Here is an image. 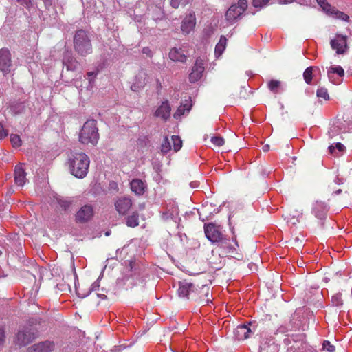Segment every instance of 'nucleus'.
Listing matches in <instances>:
<instances>
[{
	"label": "nucleus",
	"mask_w": 352,
	"mask_h": 352,
	"mask_svg": "<svg viewBox=\"0 0 352 352\" xmlns=\"http://www.w3.org/2000/svg\"><path fill=\"white\" fill-rule=\"evenodd\" d=\"M74 48L81 56H86L92 52L91 36L84 30H78L74 36Z\"/></svg>",
	"instance_id": "f03ea898"
},
{
	"label": "nucleus",
	"mask_w": 352,
	"mask_h": 352,
	"mask_svg": "<svg viewBox=\"0 0 352 352\" xmlns=\"http://www.w3.org/2000/svg\"><path fill=\"white\" fill-rule=\"evenodd\" d=\"M330 45L338 54H343L348 49L347 36L337 34L335 38L331 41Z\"/></svg>",
	"instance_id": "9d476101"
},
{
	"label": "nucleus",
	"mask_w": 352,
	"mask_h": 352,
	"mask_svg": "<svg viewBox=\"0 0 352 352\" xmlns=\"http://www.w3.org/2000/svg\"><path fill=\"white\" fill-rule=\"evenodd\" d=\"M327 13L329 14H335L338 19L343 21H349V16L347 14L340 11H336L333 8Z\"/></svg>",
	"instance_id": "cd10ccee"
},
{
	"label": "nucleus",
	"mask_w": 352,
	"mask_h": 352,
	"mask_svg": "<svg viewBox=\"0 0 352 352\" xmlns=\"http://www.w3.org/2000/svg\"><path fill=\"white\" fill-rule=\"evenodd\" d=\"M21 6H24L26 9L30 10L33 7L32 0H16Z\"/></svg>",
	"instance_id": "72a5a7b5"
},
{
	"label": "nucleus",
	"mask_w": 352,
	"mask_h": 352,
	"mask_svg": "<svg viewBox=\"0 0 352 352\" xmlns=\"http://www.w3.org/2000/svg\"><path fill=\"white\" fill-rule=\"evenodd\" d=\"M132 206V200L127 197L118 198L115 202V207L118 212L121 215H124Z\"/></svg>",
	"instance_id": "f8f14e48"
},
{
	"label": "nucleus",
	"mask_w": 352,
	"mask_h": 352,
	"mask_svg": "<svg viewBox=\"0 0 352 352\" xmlns=\"http://www.w3.org/2000/svg\"><path fill=\"white\" fill-rule=\"evenodd\" d=\"M10 142L13 147L18 148L21 146V140L19 135L11 134Z\"/></svg>",
	"instance_id": "c85d7f7f"
},
{
	"label": "nucleus",
	"mask_w": 352,
	"mask_h": 352,
	"mask_svg": "<svg viewBox=\"0 0 352 352\" xmlns=\"http://www.w3.org/2000/svg\"><path fill=\"white\" fill-rule=\"evenodd\" d=\"M99 140L97 122L95 120H88L83 124L79 133V141L83 144L96 146Z\"/></svg>",
	"instance_id": "7ed1b4c3"
},
{
	"label": "nucleus",
	"mask_w": 352,
	"mask_h": 352,
	"mask_svg": "<svg viewBox=\"0 0 352 352\" xmlns=\"http://www.w3.org/2000/svg\"><path fill=\"white\" fill-rule=\"evenodd\" d=\"M251 334L252 330L247 324L239 325L234 330V336L239 340L248 338Z\"/></svg>",
	"instance_id": "aec40b11"
},
{
	"label": "nucleus",
	"mask_w": 352,
	"mask_h": 352,
	"mask_svg": "<svg viewBox=\"0 0 352 352\" xmlns=\"http://www.w3.org/2000/svg\"><path fill=\"white\" fill-rule=\"evenodd\" d=\"M329 208L327 205L322 201H316L314 204L312 213L319 219H324L327 217Z\"/></svg>",
	"instance_id": "dca6fc26"
},
{
	"label": "nucleus",
	"mask_w": 352,
	"mask_h": 352,
	"mask_svg": "<svg viewBox=\"0 0 352 352\" xmlns=\"http://www.w3.org/2000/svg\"><path fill=\"white\" fill-rule=\"evenodd\" d=\"M172 144L175 152L179 151L182 146V141L179 136H171V142L168 137H165L161 146L162 152L164 154L168 153L171 150Z\"/></svg>",
	"instance_id": "6e6552de"
},
{
	"label": "nucleus",
	"mask_w": 352,
	"mask_h": 352,
	"mask_svg": "<svg viewBox=\"0 0 352 352\" xmlns=\"http://www.w3.org/2000/svg\"><path fill=\"white\" fill-rule=\"evenodd\" d=\"M336 182L338 184H340L341 183V181L339 178H337L336 180Z\"/></svg>",
	"instance_id": "603ef678"
},
{
	"label": "nucleus",
	"mask_w": 352,
	"mask_h": 352,
	"mask_svg": "<svg viewBox=\"0 0 352 352\" xmlns=\"http://www.w3.org/2000/svg\"><path fill=\"white\" fill-rule=\"evenodd\" d=\"M293 0H280V2L282 3H292Z\"/></svg>",
	"instance_id": "de8ad7c7"
},
{
	"label": "nucleus",
	"mask_w": 352,
	"mask_h": 352,
	"mask_svg": "<svg viewBox=\"0 0 352 352\" xmlns=\"http://www.w3.org/2000/svg\"><path fill=\"white\" fill-rule=\"evenodd\" d=\"M169 58L173 61L185 62L186 60V56L184 53V50L182 48H173L169 52Z\"/></svg>",
	"instance_id": "4be33fe9"
},
{
	"label": "nucleus",
	"mask_w": 352,
	"mask_h": 352,
	"mask_svg": "<svg viewBox=\"0 0 352 352\" xmlns=\"http://www.w3.org/2000/svg\"><path fill=\"white\" fill-rule=\"evenodd\" d=\"M142 52L144 54H147L148 56H151V50L148 48V47H144L142 49Z\"/></svg>",
	"instance_id": "c03bdc74"
},
{
	"label": "nucleus",
	"mask_w": 352,
	"mask_h": 352,
	"mask_svg": "<svg viewBox=\"0 0 352 352\" xmlns=\"http://www.w3.org/2000/svg\"><path fill=\"white\" fill-rule=\"evenodd\" d=\"M45 6L47 8L52 6V0H43Z\"/></svg>",
	"instance_id": "a18cd8bd"
},
{
	"label": "nucleus",
	"mask_w": 352,
	"mask_h": 352,
	"mask_svg": "<svg viewBox=\"0 0 352 352\" xmlns=\"http://www.w3.org/2000/svg\"><path fill=\"white\" fill-rule=\"evenodd\" d=\"M14 182L18 186H23L27 182L26 173L23 164H20L15 166L14 170Z\"/></svg>",
	"instance_id": "2eb2a0df"
},
{
	"label": "nucleus",
	"mask_w": 352,
	"mask_h": 352,
	"mask_svg": "<svg viewBox=\"0 0 352 352\" xmlns=\"http://www.w3.org/2000/svg\"><path fill=\"white\" fill-rule=\"evenodd\" d=\"M204 65L205 60L204 58L199 57L196 59L188 77L190 82L194 83L201 79L205 70Z\"/></svg>",
	"instance_id": "0eeeda50"
},
{
	"label": "nucleus",
	"mask_w": 352,
	"mask_h": 352,
	"mask_svg": "<svg viewBox=\"0 0 352 352\" xmlns=\"http://www.w3.org/2000/svg\"><path fill=\"white\" fill-rule=\"evenodd\" d=\"M139 215L137 212H133L131 215L126 219V225L129 227L134 228L138 226Z\"/></svg>",
	"instance_id": "bb28decb"
},
{
	"label": "nucleus",
	"mask_w": 352,
	"mask_h": 352,
	"mask_svg": "<svg viewBox=\"0 0 352 352\" xmlns=\"http://www.w3.org/2000/svg\"><path fill=\"white\" fill-rule=\"evenodd\" d=\"M282 83L279 80H272L268 82V87L270 89L272 88H278V87L281 86Z\"/></svg>",
	"instance_id": "ea45409f"
},
{
	"label": "nucleus",
	"mask_w": 352,
	"mask_h": 352,
	"mask_svg": "<svg viewBox=\"0 0 352 352\" xmlns=\"http://www.w3.org/2000/svg\"><path fill=\"white\" fill-rule=\"evenodd\" d=\"M331 301L333 305L337 307L342 305V300L341 298V295L340 294H337L332 296Z\"/></svg>",
	"instance_id": "e433bc0d"
},
{
	"label": "nucleus",
	"mask_w": 352,
	"mask_h": 352,
	"mask_svg": "<svg viewBox=\"0 0 352 352\" xmlns=\"http://www.w3.org/2000/svg\"><path fill=\"white\" fill-rule=\"evenodd\" d=\"M67 164L71 174L82 179L88 173L90 160L85 153H72Z\"/></svg>",
	"instance_id": "f257e3e1"
},
{
	"label": "nucleus",
	"mask_w": 352,
	"mask_h": 352,
	"mask_svg": "<svg viewBox=\"0 0 352 352\" xmlns=\"http://www.w3.org/2000/svg\"><path fill=\"white\" fill-rule=\"evenodd\" d=\"M204 301L206 303H208V302L210 301V300L208 298H207L206 299L204 300Z\"/></svg>",
	"instance_id": "864d4df0"
},
{
	"label": "nucleus",
	"mask_w": 352,
	"mask_h": 352,
	"mask_svg": "<svg viewBox=\"0 0 352 352\" xmlns=\"http://www.w3.org/2000/svg\"><path fill=\"white\" fill-rule=\"evenodd\" d=\"M337 74L339 77L344 76V71L341 66H331L328 69L327 75L330 80L334 81L333 76Z\"/></svg>",
	"instance_id": "b1692460"
},
{
	"label": "nucleus",
	"mask_w": 352,
	"mask_h": 352,
	"mask_svg": "<svg viewBox=\"0 0 352 352\" xmlns=\"http://www.w3.org/2000/svg\"><path fill=\"white\" fill-rule=\"evenodd\" d=\"M93 216V207L91 205L87 204L82 206L76 212V220L78 222L84 223L90 220Z\"/></svg>",
	"instance_id": "9b49d317"
},
{
	"label": "nucleus",
	"mask_w": 352,
	"mask_h": 352,
	"mask_svg": "<svg viewBox=\"0 0 352 352\" xmlns=\"http://www.w3.org/2000/svg\"><path fill=\"white\" fill-rule=\"evenodd\" d=\"M132 192L136 195H142L146 189V184L140 179H134L130 182Z\"/></svg>",
	"instance_id": "6ab92c4d"
},
{
	"label": "nucleus",
	"mask_w": 352,
	"mask_h": 352,
	"mask_svg": "<svg viewBox=\"0 0 352 352\" xmlns=\"http://www.w3.org/2000/svg\"><path fill=\"white\" fill-rule=\"evenodd\" d=\"M341 192H342V190H341V189H339L338 190H337V191L336 192V194H339V193H340Z\"/></svg>",
	"instance_id": "6e6d98bb"
},
{
	"label": "nucleus",
	"mask_w": 352,
	"mask_h": 352,
	"mask_svg": "<svg viewBox=\"0 0 352 352\" xmlns=\"http://www.w3.org/2000/svg\"><path fill=\"white\" fill-rule=\"evenodd\" d=\"M190 0H170V5L173 8H178L180 6H185L188 3Z\"/></svg>",
	"instance_id": "c756f323"
},
{
	"label": "nucleus",
	"mask_w": 352,
	"mask_h": 352,
	"mask_svg": "<svg viewBox=\"0 0 352 352\" xmlns=\"http://www.w3.org/2000/svg\"><path fill=\"white\" fill-rule=\"evenodd\" d=\"M63 65L67 70L74 71L78 68V62L76 58L72 55L71 52L66 51L63 56Z\"/></svg>",
	"instance_id": "4468645a"
},
{
	"label": "nucleus",
	"mask_w": 352,
	"mask_h": 352,
	"mask_svg": "<svg viewBox=\"0 0 352 352\" xmlns=\"http://www.w3.org/2000/svg\"><path fill=\"white\" fill-rule=\"evenodd\" d=\"M13 68L11 53L7 48L0 49V73L10 74Z\"/></svg>",
	"instance_id": "423d86ee"
},
{
	"label": "nucleus",
	"mask_w": 352,
	"mask_h": 352,
	"mask_svg": "<svg viewBox=\"0 0 352 352\" xmlns=\"http://www.w3.org/2000/svg\"><path fill=\"white\" fill-rule=\"evenodd\" d=\"M192 107V102L190 100H186L185 103L180 105L176 112L173 114L175 119L180 118L182 116L190 112Z\"/></svg>",
	"instance_id": "5701e85b"
},
{
	"label": "nucleus",
	"mask_w": 352,
	"mask_h": 352,
	"mask_svg": "<svg viewBox=\"0 0 352 352\" xmlns=\"http://www.w3.org/2000/svg\"><path fill=\"white\" fill-rule=\"evenodd\" d=\"M319 69L318 67L310 66L308 67L303 72V78L305 82L308 85H312L311 81L314 78V73L318 71Z\"/></svg>",
	"instance_id": "393cba45"
},
{
	"label": "nucleus",
	"mask_w": 352,
	"mask_h": 352,
	"mask_svg": "<svg viewBox=\"0 0 352 352\" xmlns=\"http://www.w3.org/2000/svg\"><path fill=\"white\" fill-rule=\"evenodd\" d=\"M109 234V232H106V235H107V236H108Z\"/></svg>",
	"instance_id": "4d7b16f0"
},
{
	"label": "nucleus",
	"mask_w": 352,
	"mask_h": 352,
	"mask_svg": "<svg viewBox=\"0 0 352 352\" xmlns=\"http://www.w3.org/2000/svg\"><path fill=\"white\" fill-rule=\"evenodd\" d=\"M55 349V344L52 341L46 340L29 347L27 352H52Z\"/></svg>",
	"instance_id": "ddd939ff"
},
{
	"label": "nucleus",
	"mask_w": 352,
	"mask_h": 352,
	"mask_svg": "<svg viewBox=\"0 0 352 352\" xmlns=\"http://www.w3.org/2000/svg\"><path fill=\"white\" fill-rule=\"evenodd\" d=\"M57 201H58V204L60 206V207L64 210H66L68 208H69V206L72 204L71 200H69L67 198H59V199H57Z\"/></svg>",
	"instance_id": "7c9ffc66"
},
{
	"label": "nucleus",
	"mask_w": 352,
	"mask_h": 352,
	"mask_svg": "<svg viewBox=\"0 0 352 352\" xmlns=\"http://www.w3.org/2000/svg\"><path fill=\"white\" fill-rule=\"evenodd\" d=\"M98 296L100 298H101L102 299H105L106 298V296L104 294H99Z\"/></svg>",
	"instance_id": "8fccbe9b"
},
{
	"label": "nucleus",
	"mask_w": 352,
	"mask_h": 352,
	"mask_svg": "<svg viewBox=\"0 0 352 352\" xmlns=\"http://www.w3.org/2000/svg\"><path fill=\"white\" fill-rule=\"evenodd\" d=\"M204 231L206 237L212 243H219L223 246L228 241L223 236L220 226L208 223L205 226Z\"/></svg>",
	"instance_id": "20e7f679"
},
{
	"label": "nucleus",
	"mask_w": 352,
	"mask_h": 352,
	"mask_svg": "<svg viewBox=\"0 0 352 352\" xmlns=\"http://www.w3.org/2000/svg\"><path fill=\"white\" fill-rule=\"evenodd\" d=\"M171 108L168 100L162 103V104L157 109L155 116L160 118L164 120H166L170 116Z\"/></svg>",
	"instance_id": "a211bd4d"
},
{
	"label": "nucleus",
	"mask_w": 352,
	"mask_h": 352,
	"mask_svg": "<svg viewBox=\"0 0 352 352\" xmlns=\"http://www.w3.org/2000/svg\"><path fill=\"white\" fill-rule=\"evenodd\" d=\"M316 96L319 99L327 100L329 99V96L327 89H317Z\"/></svg>",
	"instance_id": "2f4dec72"
},
{
	"label": "nucleus",
	"mask_w": 352,
	"mask_h": 352,
	"mask_svg": "<svg viewBox=\"0 0 352 352\" xmlns=\"http://www.w3.org/2000/svg\"><path fill=\"white\" fill-rule=\"evenodd\" d=\"M320 6V7L324 10L326 12H329L332 7L330 4H329L326 0H316Z\"/></svg>",
	"instance_id": "473e14b6"
},
{
	"label": "nucleus",
	"mask_w": 352,
	"mask_h": 352,
	"mask_svg": "<svg viewBox=\"0 0 352 352\" xmlns=\"http://www.w3.org/2000/svg\"><path fill=\"white\" fill-rule=\"evenodd\" d=\"M133 265H134V263H133L132 262H131V263H130V267H131V270H133Z\"/></svg>",
	"instance_id": "5fc2aeb1"
},
{
	"label": "nucleus",
	"mask_w": 352,
	"mask_h": 352,
	"mask_svg": "<svg viewBox=\"0 0 352 352\" xmlns=\"http://www.w3.org/2000/svg\"><path fill=\"white\" fill-rule=\"evenodd\" d=\"M211 142L217 146H221L224 144V140L219 136H214L210 140Z\"/></svg>",
	"instance_id": "f704fd0d"
},
{
	"label": "nucleus",
	"mask_w": 352,
	"mask_h": 352,
	"mask_svg": "<svg viewBox=\"0 0 352 352\" xmlns=\"http://www.w3.org/2000/svg\"><path fill=\"white\" fill-rule=\"evenodd\" d=\"M248 8L247 0H239L237 4L232 5L226 13L227 21L233 24L241 16Z\"/></svg>",
	"instance_id": "39448f33"
},
{
	"label": "nucleus",
	"mask_w": 352,
	"mask_h": 352,
	"mask_svg": "<svg viewBox=\"0 0 352 352\" xmlns=\"http://www.w3.org/2000/svg\"><path fill=\"white\" fill-rule=\"evenodd\" d=\"M227 38L221 36L219 43L217 44L215 47L214 53L217 56H220L223 52L226 45Z\"/></svg>",
	"instance_id": "a878e982"
},
{
	"label": "nucleus",
	"mask_w": 352,
	"mask_h": 352,
	"mask_svg": "<svg viewBox=\"0 0 352 352\" xmlns=\"http://www.w3.org/2000/svg\"><path fill=\"white\" fill-rule=\"evenodd\" d=\"M34 338L35 335L32 331V329L26 327L18 331L15 342L19 346H23L29 344Z\"/></svg>",
	"instance_id": "1a4fd4ad"
},
{
	"label": "nucleus",
	"mask_w": 352,
	"mask_h": 352,
	"mask_svg": "<svg viewBox=\"0 0 352 352\" xmlns=\"http://www.w3.org/2000/svg\"><path fill=\"white\" fill-rule=\"evenodd\" d=\"M195 285L186 280L182 281L179 284L178 295L180 298H189L191 294L195 292Z\"/></svg>",
	"instance_id": "f3484780"
},
{
	"label": "nucleus",
	"mask_w": 352,
	"mask_h": 352,
	"mask_svg": "<svg viewBox=\"0 0 352 352\" xmlns=\"http://www.w3.org/2000/svg\"><path fill=\"white\" fill-rule=\"evenodd\" d=\"M269 150V146L268 145H265L263 146V151H267Z\"/></svg>",
	"instance_id": "3c124183"
},
{
	"label": "nucleus",
	"mask_w": 352,
	"mask_h": 352,
	"mask_svg": "<svg viewBox=\"0 0 352 352\" xmlns=\"http://www.w3.org/2000/svg\"><path fill=\"white\" fill-rule=\"evenodd\" d=\"M8 135V131L6 130L1 123H0V140L6 138Z\"/></svg>",
	"instance_id": "79ce46f5"
},
{
	"label": "nucleus",
	"mask_w": 352,
	"mask_h": 352,
	"mask_svg": "<svg viewBox=\"0 0 352 352\" xmlns=\"http://www.w3.org/2000/svg\"><path fill=\"white\" fill-rule=\"evenodd\" d=\"M203 289L206 290V297H208V296L209 294V287L204 286L203 287Z\"/></svg>",
	"instance_id": "09e8293b"
},
{
	"label": "nucleus",
	"mask_w": 352,
	"mask_h": 352,
	"mask_svg": "<svg viewBox=\"0 0 352 352\" xmlns=\"http://www.w3.org/2000/svg\"><path fill=\"white\" fill-rule=\"evenodd\" d=\"M336 149H338L339 152H342L344 149V146L341 143H337L336 146L331 145L329 147V151L331 154H334V151Z\"/></svg>",
	"instance_id": "c9c22d12"
},
{
	"label": "nucleus",
	"mask_w": 352,
	"mask_h": 352,
	"mask_svg": "<svg viewBox=\"0 0 352 352\" xmlns=\"http://www.w3.org/2000/svg\"><path fill=\"white\" fill-rule=\"evenodd\" d=\"M98 70L96 71V72H87V80L89 81V86H90V87H93L94 86L92 82H93L94 78L98 74Z\"/></svg>",
	"instance_id": "4c0bfd02"
},
{
	"label": "nucleus",
	"mask_w": 352,
	"mask_h": 352,
	"mask_svg": "<svg viewBox=\"0 0 352 352\" xmlns=\"http://www.w3.org/2000/svg\"><path fill=\"white\" fill-rule=\"evenodd\" d=\"M269 0H252V4L254 7H263L267 4Z\"/></svg>",
	"instance_id": "58836bf2"
},
{
	"label": "nucleus",
	"mask_w": 352,
	"mask_h": 352,
	"mask_svg": "<svg viewBox=\"0 0 352 352\" xmlns=\"http://www.w3.org/2000/svg\"><path fill=\"white\" fill-rule=\"evenodd\" d=\"M5 332L4 330L0 328V349L3 346L5 342Z\"/></svg>",
	"instance_id": "37998d69"
},
{
	"label": "nucleus",
	"mask_w": 352,
	"mask_h": 352,
	"mask_svg": "<svg viewBox=\"0 0 352 352\" xmlns=\"http://www.w3.org/2000/svg\"><path fill=\"white\" fill-rule=\"evenodd\" d=\"M99 287V283L98 281L94 282L91 285V290H96Z\"/></svg>",
	"instance_id": "49530a36"
},
{
	"label": "nucleus",
	"mask_w": 352,
	"mask_h": 352,
	"mask_svg": "<svg viewBox=\"0 0 352 352\" xmlns=\"http://www.w3.org/2000/svg\"><path fill=\"white\" fill-rule=\"evenodd\" d=\"M323 348L329 352H333L335 351V346L332 345L329 341L324 342Z\"/></svg>",
	"instance_id": "a19ab883"
},
{
	"label": "nucleus",
	"mask_w": 352,
	"mask_h": 352,
	"mask_svg": "<svg viewBox=\"0 0 352 352\" xmlns=\"http://www.w3.org/2000/svg\"><path fill=\"white\" fill-rule=\"evenodd\" d=\"M195 26V16L190 14L184 19L181 29L185 34H189Z\"/></svg>",
	"instance_id": "412c9836"
}]
</instances>
